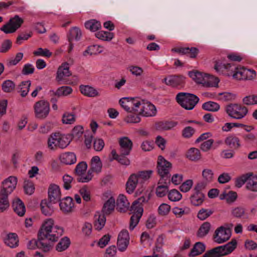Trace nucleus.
<instances>
[{"label":"nucleus","instance_id":"nucleus-1","mask_svg":"<svg viewBox=\"0 0 257 257\" xmlns=\"http://www.w3.org/2000/svg\"><path fill=\"white\" fill-rule=\"evenodd\" d=\"M119 103L126 111L138 113L142 116L152 117L157 113L154 104L140 98L123 97L119 100Z\"/></svg>","mask_w":257,"mask_h":257},{"label":"nucleus","instance_id":"nucleus-2","mask_svg":"<svg viewBox=\"0 0 257 257\" xmlns=\"http://www.w3.org/2000/svg\"><path fill=\"white\" fill-rule=\"evenodd\" d=\"M40 231L42 237L52 242H55L63 234V229L55 225L53 219L47 218L44 221Z\"/></svg>","mask_w":257,"mask_h":257},{"label":"nucleus","instance_id":"nucleus-3","mask_svg":"<svg viewBox=\"0 0 257 257\" xmlns=\"http://www.w3.org/2000/svg\"><path fill=\"white\" fill-rule=\"evenodd\" d=\"M177 102L186 109H192L199 101V98L194 94L180 92L176 97Z\"/></svg>","mask_w":257,"mask_h":257},{"label":"nucleus","instance_id":"nucleus-4","mask_svg":"<svg viewBox=\"0 0 257 257\" xmlns=\"http://www.w3.org/2000/svg\"><path fill=\"white\" fill-rule=\"evenodd\" d=\"M225 111L228 116L236 119L244 118L248 113V109L246 106L236 103L228 105Z\"/></svg>","mask_w":257,"mask_h":257},{"label":"nucleus","instance_id":"nucleus-5","mask_svg":"<svg viewBox=\"0 0 257 257\" xmlns=\"http://www.w3.org/2000/svg\"><path fill=\"white\" fill-rule=\"evenodd\" d=\"M172 168V164L161 156L158 157L157 169L161 179L170 181V171Z\"/></svg>","mask_w":257,"mask_h":257},{"label":"nucleus","instance_id":"nucleus-6","mask_svg":"<svg viewBox=\"0 0 257 257\" xmlns=\"http://www.w3.org/2000/svg\"><path fill=\"white\" fill-rule=\"evenodd\" d=\"M24 23V20L18 15L10 18L7 23L1 28L0 30L5 34L14 33L18 30Z\"/></svg>","mask_w":257,"mask_h":257},{"label":"nucleus","instance_id":"nucleus-7","mask_svg":"<svg viewBox=\"0 0 257 257\" xmlns=\"http://www.w3.org/2000/svg\"><path fill=\"white\" fill-rule=\"evenodd\" d=\"M102 163L98 156L93 157L91 161V167L88 170L86 177H82L80 179L81 182H88L91 180L93 177L92 172L98 173L101 172Z\"/></svg>","mask_w":257,"mask_h":257},{"label":"nucleus","instance_id":"nucleus-8","mask_svg":"<svg viewBox=\"0 0 257 257\" xmlns=\"http://www.w3.org/2000/svg\"><path fill=\"white\" fill-rule=\"evenodd\" d=\"M34 108L36 117L39 119H43L46 117L49 114V103L45 100H40L35 103Z\"/></svg>","mask_w":257,"mask_h":257},{"label":"nucleus","instance_id":"nucleus-9","mask_svg":"<svg viewBox=\"0 0 257 257\" xmlns=\"http://www.w3.org/2000/svg\"><path fill=\"white\" fill-rule=\"evenodd\" d=\"M17 182V178L14 176L4 180L2 183L1 194L9 195L15 189Z\"/></svg>","mask_w":257,"mask_h":257},{"label":"nucleus","instance_id":"nucleus-10","mask_svg":"<svg viewBox=\"0 0 257 257\" xmlns=\"http://www.w3.org/2000/svg\"><path fill=\"white\" fill-rule=\"evenodd\" d=\"M216 72L227 76H232L235 72L236 67L231 63H226L221 61H217L214 65Z\"/></svg>","mask_w":257,"mask_h":257},{"label":"nucleus","instance_id":"nucleus-11","mask_svg":"<svg viewBox=\"0 0 257 257\" xmlns=\"http://www.w3.org/2000/svg\"><path fill=\"white\" fill-rule=\"evenodd\" d=\"M230 236V229L227 227L220 226L215 230L214 239L216 242L222 243L228 240Z\"/></svg>","mask_w":257,"mask_h":257},{"label":"nucleus","instance_id":"nucleus-12","mask_svg":"<svg viewBox=\"0 0 257 257\" xmlns=\"http://www.w3.org/2000/svg\"><path fill=\"white\" fill-rule=\"evenodd\" d=\"M130 242V236L127 230H121L118 235L117 246L120 251H125Z\"/></svg>","mask_w":257,"mask_h":257},{"label":"nucleus","instance_id":"nucleus-13","mask_svg":"<svg viewBox=\"0 0 257 257\" xmlns=\"http://www.w3.org/2000/svg\"><path fill=\"white\" fill-rule=\"evenodd\" d=\"M48 193V198L50 202L56 203L60 201L61 193L60 188L57 185L54 184L50 185Z\"/></svg>","mask_w":257,"mask_h":257},{"label":"nucleus","instance_id":"nucleus-14","mask_svg":"<svg viewBox=\"0 0 257 257\" xmlns=\"http://www.w3.org/2000/svg\"><path fill=\"white\" fill-rule=\"evenodd\" d=\"M202 181L196 185V189L204 188L206 186L212 182L214 179L213 171L210 169H204L202 172Z\"/></svg>","mask_w":257,"mask_h":257},{"label":"nucleus","instance_id":"nucleus-15","mask_svg":"<svg viewBox=\"0 0 257 257\" xmlns=\"http://www.w3.org/2000/svg\"><path fill=\"white\" fill-rule=\"evenodd\" d=\"M185 78L181 75H170L164 79L163 82L171 87H182L185 83Z\"/></svg>","mask_w":257,"mask_h":257},{"label":"nucleus","instance_id":"nucleus-16","mask_svg":"<svg viewBox=\"0 0 257 257\" xmlns=\"http://www.w3.org/2000/svg\"><path fill=\"white\" fill-rule=\"evenodd\" d=\"M236 240L233 239L225 245L215 247V250L220 257L230 253L236 248Z\"/></svg>","mask_w":257,"mask_h":257},{"label":"nucleus","instance_id":"nucleus-17","mask_svg":"<svg viewBox=\"0 0 257 257\" xmlns=\"http://www.w3.org/2000/svg\"><path fill=\"white\" fill-rule=\"evenodd\" d=\"M119 144L120 154L123 156L128 155L133 147L132 141L127 137H122L119 139Z\"/></svg>","mask_w":257,"mask_h":257},{"label":"nucleus","instance_id":"nucleus-18","mask_svg":"<svg viewBox=\"0 0 257 257\" xmlns=\"http://www.w3.org/2000/svg\"><path fill=\"white\" fill-rule=\"evenodd\" d=\"M59 202L60 209L63 213L68 214L73 211L74 205L71 197H66Z\"/></svg>","mask_w":257,"mask_h":257},{"label":"nucleus","instance_id":"nucleus-19","mask_svg":"<svg viewBox=\"0 0 257 257\" xmlns=\"http://www.w3.org/2000/svg\"><path fill=\"white\" fill-rule=\"evenodd\" d=\"M172 51L179 54L188 55L190 58H194L197 55L199 50L195 47H179L172 49Z\"/></svg>","mask_w":257,"mask_h":257},{"label":"nucleus","instance_id":"nucleus-20","mask_svg":"<svg viewBox=\"0 0 257 257\" xmlns=\"http://www.w3.org/2000/svg\"><path fill=\"white\" fill-rule=\"evenodd\" d=\"M169 182L166 179H161L159 180L156 189V194L158 197H163L167 194L168 192Z\"/></svg>","mask_w":257,"mask_h":257},{"label":"nucleus","instance_id":"nucleus-21","mask_svg":"<svg viewBox=\"0 0 257 257\" xmlns=\"http://www.w3.org/2000/svg\"><path fill=\"white\" fill-rule=\"evenodd\" d=\"M71 74L69 71V65L65 62L61 64L58 69L56 79L58 81H62L64 77H68Z\"/></svg>","mask_w":257,"mask_h":257},{"label":"nucleus","instance_id":"nucleus-22","mask_svg":"<svg viewBox=\"0 0 257 257\" xmlns=\"http://www.w3.org/2000/svg\"><path fill=\"white\" fill-rule=\"evenodd\" d=\"M203 188H199L196 189V185L194 188V193L191 196L190 200L191 203L194 206L200 205L204 201V195L200 192Z\"/></svg>","mask_w":257,"mask_h":257},{"label":"nucleus","instance_id":"nucleus-23","mask_svg":"<svg viewBox=\"0 0 257 257\" xmlns=\"http://www.w3.org/2000/svg\"><path fill=\"white\" fill-rule=\"evenodd\" d=\"M60 162L65 165H72L76 162V155L73 152H65L59 156Z\"/></svg>","mask_w":257,"mask_h":257},{"label":"nucleus","instance_id":"nucleus-24","mask_svg":"<svg viewBox=\"0 0 257 257\" xmlns=\"http://www.w3.org/2000/svg\"><path fill=\"white\" fill-rule=\"evenodd\" d=\"M58 149H64L70 143L71 139L69 135L56 133Z\"/></svg>","mask_w":257,"mask_h":257},{"label":"nucleus","instance_id":"nucleus-25","mask_svg":"<svg viewBox=\"0 0 257 257\" xmlns=\"http://www.w3.org/2000/svg\"><path fill=\"white\" fill-rule=\"evenodd\" d=\"M79 88L81 93L85 96L94 97L99 95L98 91L91 86L88 85H81Z\"/></svg>","mask_w":257,"mask_h":257},{"label":"nucleus","instance_id":"nucleus-26","mask_svg":"<svg viewBox=\"0 0 257 257\" xmlns=\"http://www.w3.org/2000/svg\"><path fill=\"white\" fill-rule=\"evenodd\" d=\"M129 205L130 203L126 197L122 194H120L116 200V206L119 211L125 212L128 209Z\"/></svg>","mask_w":257,"mask_h":257},{"label":"nucleus","instance_id":"nucleus-27","mask_svg":"<svg viewBox=\"0 0 257 257\" xmlns=\"http://www.w3.org/2000/svg\"><path fill=\"white\" fill-rule=\"evenodd\" d=\"M132 211L134 213L131 217L130 224V229L131 230H133L138 224L140 218L142 216L143 209L141 208H139L138 210Z\"/></svg>","mask_w":257,"mask_h":257},{"label":"nucleus","instance_id":"nucleus-28","mask_svg":"<svg viewBox=\"0 0 257 257\" xmlns=\"http://www.w3.org/2000/svg\"><path fill=\"white\" fill-rule=\"evenodd\" d=\"M138 183H140L137 179L135 174H132L126 184V192L129 193H132L136 189Z\"/></svg>","mask_w":257,"mask_h":257},{"label":"nucleus","instance_id":"nucleus-29","mask_svg":"<svg viewBox=\"0 0 257 257\" xmlns=\"http://www.w3.org/2000/svg\"><path fill=\"white\" fill-rule=\"evenodd\" d=\"M14 211L20 216H23L26 212L25 206L23 202L19 199L16 198L13 202Z\"/></svg>","mask_w":257,"mask_h":257},{"label":"nucleus","instance_id":"nucleus-30","mask_svg":"<svg viewBox=\"0 0 257 257\" xmlns=\"http://www.w3.org/2000/svg\"><path fill=\"white\" fill-rule=\"evenodd\" d=\"M4 241L5 244L10 247H16L18 245L19 239L18 235L15 233H9L4 239Z\"/></svg>","mask_w":257,"mask_h":257},{"label":"nucleus","instance_id":"nucleus-31","mask_svg":"<svg viewBox=\"0 0 257 257\" xmlns=\"http://www.w3.org/2000/svg\"><path fill=\"white\" fill-rule=\"evenodd\" d=\"M115 205V198L111 196L104 204L102 211L104 214H109L114 210Z\"/></svg>","mask_w":257,"mask_h":257},{"label":"nucleus","instance_id":"nucleus-32","mask_svg":"<svg viewBox=\"0 0 257 257\" xmlns=\"http://www.w3.org/2000/svg\"><path fill=\"white\" fill-rule=\"evenodd\" d=\"M219 79L218 77L209 74L205 75L203 86L205 87H218Z\"/></svg>","mask_w":257,"mask_h":257},{"label":"nucleus","instance_id":"nucleus-33","mask_svg":"<svg viewBox=\"0 0 257 257\" xmlns=\"http://www.w3.org/2000/svg\"><path fill=\"white\" fill-rule=\"evenodd\" d=\"M103 51L102 46L98 45H93L87 47V49L84 51L83 55L87 56L88 55H97L102 53Z\"/></svg>","mask_w":257,"mask_h":257},{"label":"nucleus","instance_id":"nucleus-34","mask_svg":"<svg viewBox=\"0 0 257 257\" xmlns=\"http://www.w3.org/2000/svg\"><path fill=\"white\" fill-rule=\"evenodd\" d=\"M51 202H49L47 200H43L41 201L40 206L41 211L43 214L46 216H51L54 212L53 208L51 204Z\"/></svg>","mask_w":257,"mask_h":257},{"label":"nucleus","instance_id":"nucleus-35","mask_svg":"<svg viewBox=\"0 0 257 257\" xmlns=\"http://www.w3.org/2000/svg\"><path fill=\"white\" fill-rule=\"evenodd\" d=\"M178 124L175 121H161L156 123V127L160 130H169L175 127Z\"/></svg>","mask_w":257,"mask_h":257},{"label":"nucleus","instance_id":"nucleus-36","mask_svg":"<svg viewBox=\"0 0 257 257\" xmlns=\"http://www.w3.org/2000/svg\"><path fill=\"white\" fill-rule=\"evenodd\" d=\"M225 144L230 148L237 149L240 146L239 139L233 135L229 136L225 140Z\"/></svg>","mask_w":257,"mask_h":257},{"label":"nucleus","instance_id":"nucleus-37","mask_svg":"<svg viewBox=\"0 0 257 257\" xmlns=\"http://www.w3.org/2000/svg\"><path fill=\"white\" fill-rule=\"evenodd\" d=\"M87 168V165L85 162H81L78 163L76 166L75 171L76 174L78 176L77 178L78 181H80V179L82 177H86V174H84L86 169Z\"/></svg>","mask_w":257,"mask_h":257},{"label":"nucleus","instance_id":"nucleus-38","mask_svg":"<svg viewBox=\"0 0 257 257\" xmlns=\"http://www.w3.org/2000/svg\"><path fill=\"white\" fill-rule=\"evenodd\" d=\"M172 212L176 217L180 218L183 216L188 215L190 213V209L186 206L182 208L176 206L173 208Z\"/></svg>","mask_w":257,"mask_h":257},{"label":"nucleus","instance_id":"nucleus-39","mask_svg":"<svg viewBox=\"0 0 257 257\" xmlns=\"http://www.w3.org/2000/svg\"><path fill=\"white\" fill-rule=\"evenodd\" d=\"M47 148L49 151H55L58 149L56 133L51 134L47 140Z\"/></svg>","mask_w":257,"mask_h":257},{"label":"nucleus","instance_id":"nucleus-40","mask_svg":"<svg viewBox=\"0 0 257 257\" xmlns=\"http://www.w3.org/2000/svg\"><path fill=\"white\" fill-rule=\"evenodd\" d=\"M186 157L191 161H197L201 158L200 151L195 148H191L187 152Z\"/></svg>","mask_w":257,"mask_h":257},{"label":"nucleus","instance_id":"nucleus-41","mask_svg":"<svg viewBox=\"0 0 257 257\" xmlns=\"http://www.w3.org/2000/svg\"><path fill=\"white\" fill-rule=\"evenodd\" d=\"M153 171L151 170L140 171L137 173H135L139 182L143 183L145 181L149 180L152 175Z\"/></svg>","mask_w":257,"mask_h":257},{"label":"nucleus","instance_id":"nucleus-42","mask_svg":"<svg viewBox=\"0 0 257 257\" xmlns=\"http://www.w3.org/2000/svg\"><path fill=\"white\" fill-rule=\"evenodd\" d=\"M84 26L87 29L92 32H95L101 28L100 23L94 19L86 21Z\"/></svg>","mask_w":257,"mask_h":257},{"label":"nucleus","instance_id":"nucleus-43","mask_svg":"<svg viewBox=\"0 0 257 257\" xmlns=\"http://www.w3.org/2000/svg\"><path fill=\"white\" fill-rule=\"evenodd\" d=\"M106 218L104 214H96L95 215L94 226L96 229L101 230L104 226Z\"/></svg>","mask_w":257,"mask_h":257},{"label":"nucleus","instance_id":"nucleus-44","mask_svg":"<svg viewBox=\"0 0 257 257\" xmlns=\"http://www.w3.org/2000/svg\"><path fill=\"white\" fill-rule=\"evenodd\" d=\"M205 249V245L200 242L195 243L190 253V255L194 256L201 254Z\"/></svg>","mask_w":257,"mask_h":257},{"label":"nucleus","instance_id":"nucleus-45","mask_svg":"<svg viewBox=\"0 0 257 257\" xmlns=\"http://www.w3.org/2000/svg\"><path fill=\"white\" fill-rule=\"evenodd\" d=\"M95 35L98 39L105 41H110L114 37L113 33L103 31H99Z\"/></svg>","mask_w":257,"mask_h":257},{"label":"nucleus","instance_id":"nucleus-46","mask_svg":"<svg viewBox=\"0 0 257 257\" xmlns=\"http://www.w3.org/2000/svg\"><path fill=\"white\" fill-rule=\"evenodd\" d=\"M237 194L235 192L229 191L228 193H223L220 196V199H225L228 203L234 202L237 198Z\"/></svg>","mask_w":257,"mask_h":257},{"label":"nucleus","instance_id":"nucleus-47","mask_svg":"<svg viewBox=\"0 0 257 257\" xmlns=\"http://www.w3.org/2000/svg\"><path fill=\"white\" fill-rule=\"evenodd\" d=\"M53 92L55 95L59 97L67 96L72 93V89L69 86H65L60 87L55 92Z\"/></svg>","mask_w":257,"mask_h":257},{"label":"nucleus","instance_id":"nucleus-48","mask_svg":"<svg viewBox=\"0 0 257 257\" xmlns=\"http://www.w3.org/2000/svg\"><path fill=\"white\" fill-rule=\"evenodd\" d=\"M211 224L208 222H204L200 227L198 232L197 236L200 237L205 236L209 232Z\"/></svg>","mask_w":257,"mask_h":257},{"label":"nucleus","instance_id":"nucleus-49","mask_svg":"<svg viewBox=\"0 0 257 257\" xmlns=\"http://www.w3.org/2000/svg\"><path fill=\"white\" fill-rule=\"evenodd\" d=\"M242 103L246 105H254L257 104V94H250L242 98Z\"/></svg>","mask_w":257,"mask_h":257},{"label":"nucleus","instance_id":"nucleus-50","mask_svg":"<svg viewBox=\"0 0 257 257\" xmlns=\"http://www.w3.org/2000/svg\"><path fill=\"white\" fill-rule=\"evenodd\" d=\"M31 83L30 80L22 82L19 86L21 95L23 97L26 96L30 89Z\"/></svg>","mask_w":257,"mask_h":257},{"label":"nucleus","instance_id":"nucleus-51","mask_svg":"<svg viewBox=\"0 0 257 257\" xmlns=\"http://www.w3.org/2000/svg\"><path fill=\"white\" fill-rule=\"evenodd\" d=\"M202 108L205 110L214 112L219 109L220 106L216 102L208 101L203 104Z\"/></svg>","mask_w":257,"mask_h":257},{"label":"nucleus","instance_id":"nucleus-52","mask_svg":"<svg viewBox=\"0 0 257 257\" xmlns=\"http://www.w3.org/2000/svg\"><path fill=\"white\" fill-rule=\"evenodd\" d=\"M70 243V239L68 237H63L57 244L56 250L58 251H64L69 247Z\"/></svg>","mask_w":257,"mask_h":257},{"label":"nucleus","instance_id":"nucleus-53","mask_svg":"<svg viewBox=\"0 0 257 257\" xmlns=\"http://www.w3.org/2000/svg\"><path fill=\"white\" fill-rule=\"evenodd\" d=\"M246 187L251 191L257 192V175L251 178L249 177Z\"/></svg>","mask_w":257,"mask_h":257},{"label":"nucleus","instance_id":"nucleus-54","mask_svg":"<svg viewBox=\"0 0 257 257\" xmlns=\"http://www.w3.org/2000/svg\"><path fill=\"white\" fill-rule=\"evenodd\" d=\"M189 76L196 83L203 85L205 79V75L203 76V74L201 72L198 71L191 72L189 73Z\"/></svg>","mask_w":257,"mask_h":257},{"label":"nucleus","instance_id":"nucleus-55","mask_svg":"<svg viewBox=\"0 0 257 257\" xmlns=\"http://www.w3.org/2000/svg\"><path fill=\"white\" fill-rule=\"evenodd\" d=\"M8 195H1L0 194V212H3L8 209L10 206L8 199Z\"/></svg>","mask_w":257,"mask_h":257},{"label":"nucleus","instance_id":"nucleus-56","mask_svg":"<svg viewBox=\"0 0 257 257\" xmlns=\"http://www.w3.org/2000/svg\"><path fill=\"white\" fill-rule=\"evenodd\" d=\"M76 121V116L71 112H65L62 117V121L65 124H73Z\"/></svg>","mask_w":257,"mask_h":257},{"label":"nucleus","instance_id":"nucleus-57","mask_svg":"<svg viewBox=\"0 0 257 257\" xmlns=\"http://www.w3.org/2000/svg\"><path fill=\"white\" fill-rule=\"evenodd\" d=\"M136 114L131 113L128 114L124 118V121L127 123H139L141 121V118L138 113Z\"/></svg>","mask_w":257,"mask_h":257},{"label":"nucleus","instance_id":"nucleus-58","mask_svg":"<svg viewBox=\"0 0 257 257\" xmlns=\"http://www.w3.org/2000/svg\"><path fill=\"white\" fill-rule=\"evenodd\" d=\"M245 68L236 67L233 74V78L237 80H245Z\"/></svg>","mask_w":257,"mask_h":257},{"label":"nucleus","instance_id":"nucleus-59","mask_svg":"<svg viewBox=\"0 0 257 257\" xmlns=\"http://www.w3.org/2000/svg\"><path fill=\"white\" fill-rule=\"evenodd\" d=\"M24 189L26 194L31 195L34 192V185L31 181L26 180L24 183Z\"/></svg>","mask_w":257,"mask_h":257},{"label":"nucleus","instance_id":"nucleus-60","mask_svg":"<svg viewBox=\"0 0 257 257\" xmlns=\"http://www.w3.org/2000/svg\"><path fill=\"white\" fill-rule=\"evenodd\" d=\"M15 87V83L10 80L5 81L2 85V90L5 92H11L13 91Z\"/></svg>","mask_w":257,"mask_h":257},{"label":"nucleus","instance_id":"nucleus-61","mask_svg":"<svg viewBox=\"0 0 257 257\" xmlns=\"http://www.w3.org/2000/svg\"><path fill=\"white\" fill-rule=\"evenodd\" d=\"M168 197L171 201H178L182 198L181 194L177 190L173 189L168 192Z\"/></svg>","mask_w":257,"mask_h":257},{"label":"nucleus","instance_id":"nucleus-62","mask_svg":"<svg viewBox=\"0 0 257 257\" xmlns=\"http://www.w3.org/2000/svg\"><path fill=\"white\" fill-rule=\"evenodd\" d=\"M215 97L222 101H229L234 98V95L230 92H224L215 94Z\"/></svg>","mask_w":257,"mask_h":257},{"label":"nucleus","instance_id":"nucleus-63","mask_svg":"<svg viewBox=\"0 0 257 257\" xmlns=\"http://www.w3.org/2000/svg\"><path fill=\"white\" fill-rule=\"evenodd\" d=\"M70 37L69 38V41L71 40L75 39L76 40H78L80 39L82 33L81 30L79 28L77 27H74L72 28L70 30Z\"/></svg>","mask_w":257,"mask_h":257},{"label":"nucleus","instance_id":"nucleus-64","mask_svg":"<svg viewBox=\"0 0 257 257\" xmlns=\"http://www.w3.org/2000/svg\"><path fill=\"white\" fill-rule=\"evenodd\" d=\"M147 200L144 196H142L135 201L131 207V211H136L138 210L139 208H143L142 204L147 202Z\"/></svg>","mask_w":257,"mask_h":257}]
</instances>
